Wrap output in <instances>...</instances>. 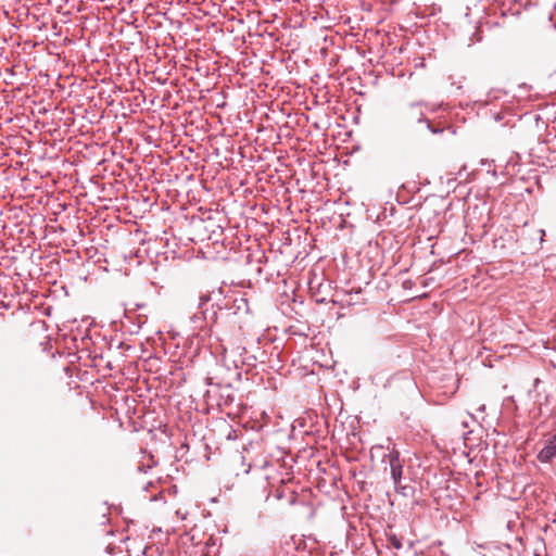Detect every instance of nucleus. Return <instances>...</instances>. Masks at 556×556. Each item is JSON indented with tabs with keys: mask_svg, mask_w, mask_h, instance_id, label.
Returning a JSON list of instances; mask_svg holds the SVG:
<instances>
[{
	"mask_svg": "<svg viewBox=\"0 0 556 556\" xmlns=\"http://www.w3.org/2000/svg\"><path fill=\"white\" fill-rule=\"evenodd\" d=\"M554 457H556V434L540 451L538 459L542 463H549Z\"/></svg>",
	"mask_w": 556,
	"mask_h": 556,
	"instance_id": "f257e3e1",
	"label": "nucleus"
},
{
	"mask_svg": "<svg viewBox=\"0 0 556 556\" xmlns=\"http://www.w3.org/2000/svg\"><path fill=\"white\" fill-rule=\"evenodd\" d=\"M390 468H391V476H392L394 484H399L401 481V478H402V469H403L402 463L392 464V465H390Z\"/></svg>",
	"mask_w": 556,
	"mask_h": 556,
	"instance_id": "f03ea898",
	"label": "nucleus"
},
{
	"mask_svg": "<svg viewBox=\"0 0 556 556\" xmlns=\"http://www.w3.org/2000/svg\"><path fill=\"white\" fill-rule=\"evenodd\" d=\"M388 458H389V464L392 465V464H399V463H402L400 460V453L396 451V450H392L389 455H388Z\"/></svg>",
	"mask_w": 556,
	"mask_h": 556,
	"instance_id": "7ed1b4c3",
	"label": "nucleus"
},
{
	"mask_svg": "<svg viewBox=\"0 0 556 556\" xmlns=\"http://www.w3.org/2000/svg\"><path fill=\"white\" fill-rule=\"evenodd\" d=\"M391 543L397 549L402 547V544H401L400 540L396 539L395 536L391 539Z\"/></svg>",
	"mask_w": 556,
	"mask_h": 556,
	"instance_id": "20e7f679",
	"label": "nucleus"
}]
</instances>
